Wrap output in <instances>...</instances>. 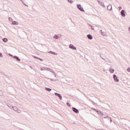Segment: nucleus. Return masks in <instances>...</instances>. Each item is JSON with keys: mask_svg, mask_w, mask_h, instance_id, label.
Wrapping results in <instances>:
<instances>
[{"mask_svg": "<svg viewBox=\"0 0 130 130\" xmlns=\"http://www.w3.org/2000/svg\"><path fill=\"white\" fill-rule=\"evenodd\" d=\"M22 3L24 5V6H26V7H28V5H26V4H24V2L22 1Z\"/></svg>", "mask_w": 130, "mask_h": 130, "instance_id": "e433bc0d", "label": "nucleus"}, {"mask_svg": "<svg viewBox=\"0 0 130 130\" xmlns=\"http://www.w3.org/2000/svg\"><path fill=\"white\" fill-rule=\"evenodd\" d=\"M41 71H50V69L47 67H43L41 69Z\"/></svg>", "mask_w": 130, "mask_h": 130, "instance_id": "39448f33", "label": "nucleus"}, {"mask_svg": "<svg viewBox=\"0 0 130 130\" xmlns=\"http://www.w3.org/2000/svg\"><path fill=\"white\" fill-rule=\"evenodd\" d=\"M92 110H94V111H97V109H96L94 108H92Z\"/></svg>", "mask_w": 130, "mask_h": 130, "instance_id": "473e14b6", "label": "nucleus"}, {"mask_svg": "<svg viewBox=\"0 0 130 130\" xmlns=\"http://www.w3.org/2000/svg\"><path fill=\"white\" fill-rule=\"evenodd\" d=\"M12 110H14V111L17 112V111L18 110V107L14 106L12 107Z\"/></svg>", "mask_w": 130, "mask_h": 130, "instance_id": "9b49d317", "label": "nucleus"}, {"mask_svg": "<svg viewBox=\"0 0 130 130\" xmlns=\"http://www.w3.org/2000/svg\"><path fill=\"white\" fill-rule=\"evenodd\" d=\"M38 59H39L41 61H43V59L40 58H39Z\"/></svg>", "mask_w": 130, "mask_h": 130, "instance_id": "72a5a7b5", "label": "nucleus"}, {"mask_svg": "<svg viewBox=\"0 0 130 130\" xmlns=\"http://www.w3.org/2000/svg\"><path fill=\"white\" fill-rule=\"evenodd\" d=\"M107 10H108V11H111V10H112V6L109 5L107 7Z\"/></svg>", "mask_w": 130, "mask_h": 130, "instance_id": "1a4fd4ad", "label": "nucleus"}, {"mask_svg": "<svg viewBox=\"0 0 130 130\" xmlns=\"http://www.w3.org/2000/svg\"><path fill=\"white\" fill-rule=\"evenodd\" d=\"M54 77H56V74H55H55H54Z\"/></svg>", "mask_w": 130, "mask_h": 130, "instance_id": "79ce46f5", "label": "nucleus"}, {"mask_svg": "<svg viewBox=\"0 0 130 130\" xmlns=\"http://www.w3.org/2000/svg\"><path fill=\"white\" fill-rule=\"evenodd\" d=\"M72 110L75 112V113H79V110L77 109L76 108H72Z\"/></svg>", "mask_w": 130, "mask_h": 130, "instance_id": "423d86ee", "label": "nucleus"}, {"mask_svg": "<svg viewBox=\"0 0 130 130\" xmlns=\"http://www.w3.org/2000/svg\"><path fill=\"white\" fill-rule=\"evenodd\" d=\"M34 57V58H37V59H38L39 58L36 57V56H33Z\"/></svg>", "mask_w": 130, "mask_h": 130, "instance_id": "c9c22d12", "label": "nucleus"}, {"mask_svg": "<svg viewBox=\"0 0 130 130\" xmlns=\"http://www.w3.org/2000/svg\"><path fill=\"white\" fill-rule=\"evenodd\" d=\"M127 71L129 73H130V68H127Z\"/></svg>", "mask_w": 130, "mask_h": 130, "instance_id": "2f4dec72", "label": "nucleus"}, {"mask_svg": "<svg viewBox=\"0 0 130 130\" xmlns=\"http://www.w3.org/2000/svg\"><path fill=\"white\" fill-rule=\"evenodd\" d=\"M102 116L103 117H103H106V116H105V115H104L103 113L102 114Z\"/></svg>", "mask_w": 130, "mask_h": 130, "instance_id": "c756f323", "label": "nucleus"}, {"mask_svg": "<svg viewBox=\"0 0 130 130\" xmlns=\"http://www.w3.org/2000/svg\"><path fill=\"white\" fill-rule=\"evenodd\" d=\"M12 25H18L19 23H18V22L17 21H12Z\"/></svg>", "mask_w": 130, "mask_h": 130, "instance_id": "f8f14e48", "label": "nucleus"}, {"mask_svg": "<svg viewBox=\"0 0 130 130\" xmlns=\"http://www.w3.org/2000/svg\"><path fill=\"white\" fill-rule=\"evenodd\" d=\"M7 106L10 108V109H13L12 107H14V106H12L10 104H7Z\"/></svg>", "mask_w": 130, "mask_h": 130, "instance_id": "4468645a", "label": "nucleus"}, {"mask_svg": "<svg viewBox=\"0 0 130 130\" xmlns=\"http://www.w3.org/2000/svg\"><path fill=\"white\" fill-rule=\"evenodd\" d=\"M77 9H78V10H80L81 12H85V10H84L83 7H82L81 4H77Z\"/></svg>", "mask_w": 130, "mask_h": 130, "instance_id": "f257e3e1", "label": "nucleus"}, {"mask_svg": "<svg viewBox=\"0 0 130 130\" xmlns=\"http://www.w3.org/2000/svg\"><path fill=\"white\" fill-rule=\"evenodd\" d=\"M105 60V61H106L107 62H109V59H108L107 58L105 59V60Z\"/></svg>", "mask_w": 130, "mask_h": 130, "instance_id": "cd10ccee", "label": "nucleus"}, {"mask_svg": "<svg viewBox=\"0 0 130 130\" xmlns=\"http://www.w3.org/2000/svg\"><path fill=\"white\" fill-rule=\"evenodd\" d=\"M55 96H57L60 100H62V97L61 96V95H60V94L55 92Z\"/></svg>", "mask_w": 130, "mask_h": 130, "instance_id": "20e7f679", "label": "nucleus"}, {"mask_svg": "<svg viewBox=\"0 0 130 130\" xmlns=\"http://www.w3.org/2000/svg\"><path fill=\"white\" fill-rule=\"evenodd\" d=\"M50 81H54V82H56V81H57V80H54L53 79H51V78H50Z\"/></svg>", "mask_w": 130, "mask_h": 130, "instance_id": "a878e982", "label": "nucleus"}, {"mask_svg": "<svg viewBox=\"0 0 130 130\" xmlns=\"http://www.w3.org/2000/svg\"><path fill=\"white\" fill-rule=\"evenodd\" d=\"M3 54L2 53H0V57H3Z\"/></svg>", "mask_w": 130, "mask_h": 130, "instance_id": "f704fd0d", "label": "nucleus"}, {"mask_svg": "<svg viewBox=\"0 0 130 130\" xmlns=\"http://www.w3.org/2000/svg\"><path fill=\"white\" fill-rule=\"evenodd\" d=\"M103 118H108V119L110 120L111 119V118L108 116H107L106 117H103Z\"/></svg>", "mask_w": 130, "mask_h": 130, "instance_id": "412c9836", "label": "nucleus"}, {"mask_svg": "<svg viewBox=\"0 0 130 130\" xmlns=\"http://www.w3.org/2000/svg\"><path fill=\"white\" fill-rule=\"evenodd\" d=\"M69 48H70L71 49H73V50H77V48H76V47H75V46L72 44H70L69 45Z\"/></svg>", "mask_w": 130, "mask_h": 130, "instance_id": "7ed1b4c3", "label": "nucleus"}, {"mask_svg": "<svg viewBox=\"0 0 130 130\" xmlns=\"http://www.w3.org/2000/svg\"><path fill=\"white\" fill-rule=\"evenodd\" d=\"M9 21H10V22H12L13 18H12L11 17H9Z\"/></svg>", "mask_w": 130, "mask_h": 130, "instance_id": "393cba45", "label": "nucleus"}, {"mask_svg": "<svg viewBox=\"0 0 130 130\" xmlns=\"http://www.w3.org/2000/svg\"><path fill=\"white\" fill-rule=\"evenodd\" d=\"M70 4H73V1L72 0H67Z\"/></svg>", "mask_w": 130, "mask_h": 130, "instance_id": "bb28decb", "label": "nucleus"}, {"mask_svg": "<svg viewBox=\"0 0 130 130\" xmlns=\"http://www.w3.org/2000/svg\"><path fill=\"white\" fill-rule=\"evenodd\" d=\"M66 104H67V105L68 106H69V107H71V104H70V103H69L67 102V103H66Z\"/></svg>", "mask_w": 130, "mask_h": 130, "instance_id": "c85d7f7f", "label": "nucleus"}, {"mask_svg": "<svg viewBox=\"0 0 130 130\" xmlns=\"http://www.w3.org/2000/svg\"><path fill=\"white\" fill-rule=\"evenodd\" d=\"M20 1H21L22 2L23 0H20Z\"/></svg>", "mask_w": 130, "mask_h": 130, "instance_id": "a18cd8bd", "label": "nucleus"}, {"mask_svg": "<svg viewBox=\"0 0 130 130\" xmlns=\"http://www.w3.org/2000/svg\"><path fill=\"white\" fill-rule=\"evenodd\" d=\"M49 53H51V54H54V55H55V52H52V51H50L49 52Z\"/></svg>", "mask_w": 130, "mask_h": 130, "instance_id": "5701e85b", "label": "nucleus"}, {"mask_svg": "<svg viewBox=\"0 0 130 130\" xmlns=\"http://www.w3.org/2000/svg\"><path fill=\"white\" fill-rule=\"evenodd\" d=\"M100 32H101V33H102V32H103V31H102V29H101V30H100Z\"/></svg>", "mask_w": 130, "mask_h": 130, "instance_id": "c03bdc74", "label": "nucleus"}, {"mask_svg": "<svg viewBox=\"0 0 130 130\" xmlns=\"http://www.w3.org/2000/svg\"><path fill=\"white\" fill-rule=\"evenodd\" d=\"M98 2H99V4H100V5H104V3L98 0Z\"/></svg>", "mask_w": 130, "mask_h": 130, "instance_id": "4be33fe9", "label": "nucleus"}, {"mask_svg": "<svg viewBox=\"0 0 130 130\" xmlns=\"http://www.w3.org/2000/svg\"><path fill=\"white\" fill-rule=\"evenodd\" d=\"M45 90H46V91H48V92H50L51 91V89L48 87H45Z\"/></svg>", "mask_w": 130, "mask_h": 130, "instance_id": "ddd939ff", "label": "nucleus"}, {"mask_svg": "<svg viewBox=\"0 0 130 130\" xmlns=\"http://www.w3.org/2000/svg\"><path fill=\"white\" fill-rule=\"evenodd\" d=\"M129 34H130V27H128Z\"/></svg>", "mask_w": 130, "mask_h": 130, "instance_id": "a19ab883", "label": "nucleus"}, {"mask_svg": "<svg viewBox=\"0 0 130 130\" xmlns=\"http://www.w3.org/2000/svg\"><path fill=\"white\" fill-rule=\"evenodd\" d=\"M121 9H122V8L121 7V6H119V10H121Z\"/></svg>", "mask_w": 130, "mask_h": 130, "instance_id": "58836bf2", "label": "nucleus"}, {"mask_svg": "<svg viewBox=\"0 0 130 130\" xmlns=\"http://www.w3.org/2000/svg\"><path fill=\"white\" fill-rule=\"evenodd\" d=\"M121 15L122 17H125V13L124 10H121Z\"/></svg>", "mask_w": 130, "mask_h": 130, "instance_id": "0eeeda50", "label": "nucleus"}, {"mask_svg": "<svg viewBox=\"0 0 130 130\" xmlns=\"http://www.w3.org/2000/svg\"><path fill=\"white\" fill-rule=\"evenodd\" d=\"M101 35H102L103 36H106V32L103 31L101 32Z\"/></svg>", "mask_w": 130, "mask_h": 130, "instance_id": "6ab92c4d", "label": "nucleus"}, {"mask_svg": "<svg viewBox=\"0 0 130 130\" xmlns=\"http://www.w3.org/2000/svg\"><path fill=\"white\" fill-rule=\"evenodd\" d=\"M13 58H15V59H16V60H18V61H21V59H20L19 57H18L17 56H13Z\"/></svg>", "mask_w": 130, "mask_h": 130, "instance_id": "9d476101", "label": "nucleus"}, {"mask_svg": "<svg viewBox=\"0 0 130 130\" xmlns=\"http://www.w3.org/2000/svg\"><path fill=\"white\" fill-rule=\"evenodd\" d=\"M9 55H10V56H11L12 57H14V56H13V55H12V54H9Z\"/></svg>", "mask_w": 130, "mask_h": 130, "instance_id": "ea45409f", "label": "nucleus"}, {"mask_svg": "<svg viewBox=\"0 0 130 130\" xmlns=\"http://www.w3.org/2000/svg\"><path fill=\"white\" fill-rule=\"evenodd\" d=\"M49 71L51 72V73H52L53 74H55V72H54V71H53V70H51V69Z\"/></svg>", "mask_w": 130, "mask_h": 130, "instance_id": "b1692460", "label": "nucleus"}, {"mask_svg": "<svg viewBox=\"0 0 130 130\" xmlns=\"http://www.w3.org/2000/svg\"><path fill=\"white\" fill-rule=\"evenodd\" d=\"M109 71L111 74H113L114 73V69H109Z\"/></svg>", "mask_w": 130, "mask_h": 130, "instance_id": "aec40b11", "label": "nucleus"}, {"mask_svg": "<svg viewBox=\"0 0 130 130\" xmlns=\"http://www.w3.org/2000/svg\"><path fill=\"white\" fill-rule=\"evenodd\" d=\"M100 56H101V58H102V59H104V60H105V59L104 58V56H101V55H100Z\"/></svg>", "mask_w": 130, "mask_h": 130, "instance_id": "7c9ffc66", "label": "nucleus"}, {"mask_svg": "<svg viewBox=\"0 0 130 130\" xmlns=\"http://www.w3.org/2000/svg\"><path fill=\"white\" fill-rule=\"evenodd\" d=\"M96 112H98V114L101 115L102 114V112L98 110H96V111H95Z\"/></svg>", "mask_w": 130, "mask_h": 130, "instance_id": "dca6fc26", "label": "nucleus"}, {"mask_svg": "<svg viewBox=\"0 0 130 130\" xmlns=\"http://www.w3.org/2000/svg\"><path fill=\"white\" fill-rule=\"evenodd\" d=\"M89 26H90V27H91V30H93V31H94V30H95V28H94V26H93L92 25L89 24Z\"/></svg>", "mask_w": 130, "mask_h": 130, "instance_id": "a211bd4d", "label": "nucleus"}, {"mask_svg": "<svg viewBox=\"0 0 130 130\" xmlns=\"http://www.w3.org/2000/svg\"><path fill=\"white\" fill-rule=\"evenodd\" d=\"M17 111L18 113H21V111L18 110Z\"/></svg>", "mask_w": 130, "mask_h": 130, "instance_id": "4c0bfd02", "label": "nucleus"}, {"mask_svg": "<svg viewBox=\"0 0 130 130\" xmlns=\"http://www.w3.org/2000/svg\"><path fill=\"white\" fill-rule=\"evenodd\" d=\"M8 41V39L4 38L3 39V41H4V42H7Z\"/></svg>", "mask_w": 130, "mask_h": 130, "instance_id": "2eb2a0df", "label": "nucleus"}, {"mask_svg": "<svg viewBox=\"0 0 130 130\" xmlns=\"http://www.w3.org/2000/svg\"><path fill=\"white\" fill-rule=\"evenodd\" d=\"M113 79H114V81L115 82H116L117 83H118V82H119V79H118V78L117 77V76H116V75L114 74L113 75Z\"/></svg>", "mask_w": 130, "mask_h": 130, "instance_id": "f03ea898", "label": "nucleus"}, {"mask_svg": "<svg viewBox=\"0 0 130 130\" xmlns=\"http://www.w3.org/2000/svg\"><path fill=\"white\" fill-rule=\"evenodd\" d=\"M87 38H88V39L89 40H92V39H93V37L92 36V35H87Z\"/></svg>", "mask_w": 130, "mask_h": 130, "instance_id": "6e6552de", "label": "nucleus"}, {"mask_svg": "<svg viewBox=\"0 0 130 130\" xmlns=\"http://www.w3.org/2000/svg\"><path fill=\"white\" fill-rule=\"evenodd\" d=\"M110 122H112V119H110Z\"/></svg>", "mask_w": 130, "mask_h": 130, "instance_id": "37998d69", "label": "nucleus"}, {"mask_svg": "<svg viewBox=\"0 0 130 130\" xmlns=\"http://www.w3.org/2000/svg\"><path fill=\"white\" fill-rule=\"evenodd\" d=\"M53 38H54V39H58V35H55Z\"/></svg>", "mask_w": 130, "mask_h": 130, "instance_id": "f3484780", "label": "nucleus"}]
</instances>
